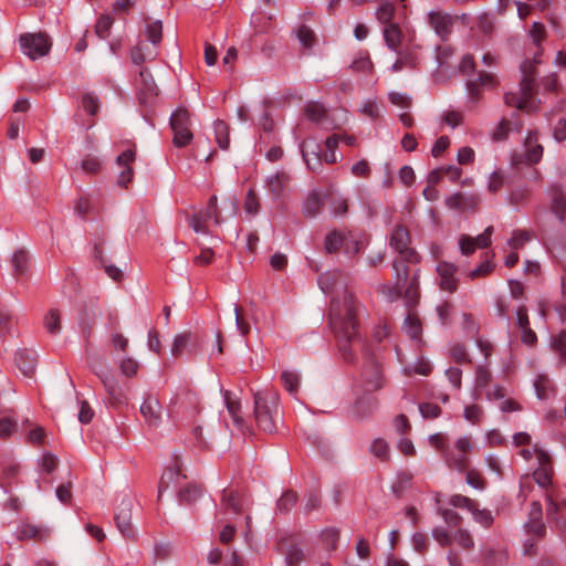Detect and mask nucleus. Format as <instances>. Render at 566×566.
<instances>
[{"mask_svg": "<svg viewBox=\"0 0 566 566\" xmlns=\"http://www.w3.org/2000/svg\"><path fill=\"white\" fill-rule=\"evenodd\" d=\"M385 43L392 52H398L402 41V31L397 23L385 25L382 30Z\"/></svg>", "mask_w": 566, "mask_h": 566, "instance_id": "nucleus-32", "label": "nucleus"}, {"mask_svg": "<svg viewBox=\"0 0 566 566\" xmlns=\"http://www.w3.org/2000/svg\"><path fill=\"white\" fill-rule=\"evenodd\" d=\"M398 59L394 62L391 65L392 72H400L401 70L409 67V69H416L418 65V56L415 51L412 50H406L400 51L398 49Z\"/></svg>", "mask_w": 566, "mask_h": 566, "instance_id": "nucleus-34", "label": "nucleus"}, {"mask_svg": "<svg viewBox=\"0 0 566 566\" xmlns=\"http://www.w3.org/2000/svg\"><path fill=\"white\" fill-rule=\"evenodd\" d=\"M539 55L541 53L537 52L533 61H525L521 64L522 78L518 91L509 92L504 95V102L507 106L526 112L535 111L536 107L532 98L535 91L536 64L541 63Z\"/></svg>", "mask_w": 566, "mask_h": 566, "instance_id": "nucleus-2", "label": "nucleus"}, {"mask_svg": "<svg viewBox=\"0 0 566 566\" xmlns=\"http://www.w3.org/2000/svg\"><path fill=\"white\" fill-rule=\"evenodd\" d=\"M301 151L308 169L316 171L322 166L321 146L313 140H304L301 145Z\"/></svg>", "mask_w": 566, "mask_h": 566, "instance_id": "nucleus-24", "label": "nucleus"}, {"mask_svg": "<svg viewBox=\"0 0 566 566\" xmlns=\"http://www.w3.org/2000/svg\"><path fill=\"white\" fill-rule=\"evenodd\" d=\"M363 305L349 292H345L339 298L333 300L329 308V325L338 340L342 357L347 363L356 358L354 344H360L359 315Z\"/></svg>", "mask_w": 566, "mask_h": 566, "instance_id": "nucleus-1", "label": "nucleus"}, {"mask_svg": "<svg viewBox=\"0 0 566 566\" xmlns=\"http://www.w3.org/2000/svg\"><path fill=\"white\" fill-rule=\"evenodd\" d=\"M546 516L566 539V496L560 488H549L544 493Z\"/></svg>", "mask_w": 566, "mask_h": 566, "instance_id": "nucleus-3", "label": "nucleus"}, {"mask_svg": "<svg viewBox=\"0 0 566 566\" xmlns=\"http://www.w3.org/2000/svg\"><path fill=\"white\" fill-rule=\"evenodd\" d=\"M134 507V500L132 497H124L115 512V523L118 531L128 538L135 536L134 526L132 524V514Z\"/></svg>", "mask_w": 566, "mask_h": 566, "instance_id": "nucleus-14", "label": "nucleus"}, {"mask_svg": "<svg viewBox=\"0 0 566 566\" xmlns=\"http://www.w3.org/2000/svg\"><path fill=\"white\" fill-rule=\"evenodd\" d=\"M281 379L285 389L290 394H296L300 385V376L295 371L284 370L281 375Z\"/></svg>", "mask_w": 566, "mask_h": 566, "instance_id": "nucleus-48", "label": "nucleus"}, {"mask_svg": "<svg viewBox=\"0 0 566 566\" xmlns=\"http://www.w3.org/2000/svg\"><path fill=\"white\" fill-rule=\"evenodd\" d=\"M113 25V19L109 15H102L95 25V32L98 38L106 39Z\"/></svg>", "mask_w": 566, "mask_h": 566, "instance_id": "nucleus-62", "label": "nucleus"}, {"mask_svg": "<svg viewBox=\"0 0 566 566\" xmlns=\"http://www.w3.org/2000/svg\"><path fill=\"white\" fill-rule=\"evenodd\" d=\"M326 109L319 103H308L305 106V115L313 122H319L325 116Z\"/></svg>", "mask_w": 566, "mask_h": 566, "instance_id": "nucleus-59", "label": "nucleus"}, {"mask_svg": "<svg viewBox=\"0 0 566 566\" xmlns=\"http://www.w3.org/2000/svg\"><path fill=\"white\" fill-rule=\"evenodd\" d=\"M322 208L323 202L321 195L316 190H313L303 202L302 213L305 218L311 219L316 217L322 211Z\"/></svg>", "mask_w": 566, "mask_h": 566, "instance_id": "nucleus-33", "label": "nucleus"}, {"mask_svg": "<svg viewBox=\"0 0 566 566\" xmlns=\"http://www.w3.org/2000/svg\"><path fill=\"white\" fill-rule=\"evenodd\" d=\"M98 377L107 394V400L112 406H119L126 402L125 394L116 378L107 375H98Z\"/></svg>", "mask_w": 566, "mask_h": 566, "instance_id": "nucleus-23", "label": "nucleus"}, {"mask_svg": "<svg viewBox=\"0 0 566 566\" xmlns=\"http://www.w3.org/2000/svg\"><path fill=\"white\" fill-rule=\"evenodd\" d=\"M407 261L403 260H395L392 262V269L395 272V284L394 285H382L381 293L385 294L389 301H396L401 297L402 290L405 289V284L410 280L409 277V268L406 264Z\"/></svg>", "mask_w": 566, "mask_h": 566, "instance_id": "nucleus-13", "label": "nucleus"}, {"mask_svg": "<svg viewBox=\"0 0 566 566\" xmlns=\"http://www.w3.org/2000/svg\"><path fill=\"white\" fill-rule=\"evenodd\" d=\"M157 57L156 51H143L142 44H137L130 50V60L136 65H142L147 60H155Z\"/></svg>", "mask_w": 566, "mask_h": 566, "instance_id": "nucleus-46", "label": "nucleus"}, {"mask_svg": "<svg viewBox=\"0 0 566 566\" xmlns=\"http://www.w3.org/2000/svg\"><path fill=\"white\" fill-rule=\"evenodd\" d=\"M534 387L539 399H547L554 392L552 380L544 375L536 378Z\"/></svg>", "mask_w": 566, "mask_h": 566, "instance_id": "nucleus-44", "label": "nucleus"}, {"mask_svg": "<svg viewBox=\"0 0 566 566\" xmlns=\"http://www.w3.org/2000/svg\"><path fill=\"white\" fill-rule=\"evenodd\" d=\"M483 408L479 405H470L464 408L463 417L469 422L476 424L483 418Z\"/></svg>", "mask_w": 566, "mask_h": 566, "instance_id": "nucleus-61", "label": "nucleus"}, {"mask_svg": "<svg viewBox=\"0 0 566 566\" xmlns=\"http://www.w3.org/2000/svg\"><path fill=\"white\" fill-rule=\"evenodd\" d=\"M535 458L537 461V469L533 472V478L535 482L544 489V493H546L549 488H558L552 481L554 475V470L551 461L549 454L544 451L538 444L534 446Z\"/></svg>", "mask_w": 566, "mask_h": 566, "instance_id": "nucleus-12", "label": "nucleus"}, {"mask_svg": "<svg viewBox=\"0 0 566 566\" xmlns=\"http://www.w3.org/2000/svg\"><path fill=\"white\" fill-rule=\"evenodd\" d=\"M492 380V374L486 366H478L475 368V390L485 388Z\"/></svg>", "mask_w": 566, "mask_h": 566, "instance_id": "nucleus-49", "label": "nucleus"}, {"mask_svg": "<svg viewBox=\"0 0 566 566\" xmlns=\"http://www.w3.org/2000/svg\"><path fill=\"white\" fill-rule=\"evenodd\" d=\"M350 232H343L339 230H332L325 237L324 249L327 253L337 252L343 245L346 244V252L357 253L359 250V243L357 240H353V247L349 245L348 235Z\"/></svg>", "mask_w": 566, "mask_h": 566, "instance_id": "nucleus-18", "label": "nucleus"}, {"mask_svg": "<svg viewBox=\"0 0 566 566\" xmlns=\"http://www.w3.org/2000/svg\"><path fill=\"white\" fill-rule=\"evenodd\" d=\"M532 239V234L527 230H515L512 233L511 239L507 241V244L514 249H521L524 247L526 242H528Z\"/></svg>", "mask_w": 566, "mask_h": 566, "instance_id": "nucleus-50", "label": "nucleus"}, {"mask_svg": "<svg viewBox=\"0 0 566 566\" xmlns=\"http://www.w3.org/2000/svg\"><path fill=\"white\" fill-rule=\"evenodd\" d=\"M213 129L216 135V142L219 145V147L223 150H227L230 145V137H229V126L226 122L221 119H217L213 123Z\"/></svg>", "mask_w": 566, "mask_h": 566, "instance_id": "nucleus-40", "label": "nucleus"}, {"mask_svg": "<svg viewBox=\"0 0 566 566\" xmlns=\"http://www.w3.org/2000/svg\"><path fill=\"white\" fill-rule=\"evenodd\" d=\"M201 494L199 486L190 484L179 491V501L185 504H190L196 501Z\"/></svg>", "mask_w": 566, "mask_h": 566, "instance_id": "nucleus-54", "label": "nucleus"}, {"mask_svg": "<svg viewBox=\"0 0 566 566\" xmlns=\"http://www.w3.org/2000/svg\"><path fill=\"white\" fill-rule=\"evenodd\" d=\"M145 36L154 46H158L163 39V23L160 20L147 21Z\"/></svg>", "mask_w": 566, "mask_h": 566, "instance_id": "nucleus-39", "label": "nucleus"}, {"mask_svg": "<svg viewBox=\"0 0 566 566\" xmlns=\"http://www.w3.org/2000/svg\"><path fill=\"white\" fill-rule=\"evenodd\" d=\"M296 36L301 44L306 49H311L315 42L314 32L312 31L311 28L304 24L298 27V29L296 30Z\"/></svg>", "mask_w": 566, "mask_h": 566, "instance_id": "nucleus-55", "label": "nucleus"}, {"mask_svg": "<svg viewBox=\"0 0 566 566\" xmlns=\"http://www.w3.org/2000/svg\"><path fill=\"white\" fill-rule=\"evenodd\" d=\"M410 244L409 230L403 224L395 226L389 235L390 248L399 254L401 260L417 263L419 262V255Z\"/></svg>", "mask_w": 566, "mask_h": 566, "instance_id": "nucleus-10", "label": "nucleus"}, {"mask_svg": "<svg viewBox=\"0 0 566 566\" xmlns=\"http://www.w3.org/2000/svg\"><path fill=\"white\" fill-rule=\"evenodd\" d=\"M480 202L478 193L454 192L444 199L447 208L460 212L476 211Z\"/></svg>", "mask_w": 566, "mask_h": 566, "instance_id": "nucleus-16", "label": "nucleus"}, {"mask_svg": "<svg viewBox=\"0 0 566 566\" xmlns=\"http://www.w3.org/2000/svg\"><path fill=\"white\" fill-rule=\"evenodd\" d=\"M374 64L367 52L360 54L357 59L353 61L350 64V69L354 72H364L370 73L373 71Z\"/></svg>", "mask_w": 566, "mask_h": 566, "instance_id": "nucleus-52", "label": "nucleus"}, {"mask_svg": "<svg viewBox=\"0 0 566 566\" xmlns=\"http://www.w3.org/2000/svg\"><path fill=\"white\" fill-rule=\"evenodd\" d=\"M551 197L552 210L563 221L566 214V191L560 186L554 185L551 188Z\"/></svg>", "mask_w": 566, "mask_h": 566, "instance_id": "nucleus-29", "label": "nucleus"}, {"mask_svg": "<svg viewBox=\"0 0 566 566\" xmlns=\"http://www.w3.org/2000/svg\"><path fill=\"white\" fill-rule=\"evenodd\" d=\"M43 326L51 335H56L62 329V314L57 308H51L43 317Z\"/></svg>", "mask_w": 566, "mask_h": 566, "instance_id": "nucleus-36", "label": "nucleus"}, {"mask_svg": "<svg viewBox=\"0 0 566 566\" xmlns=\"http://www.w3.org/2000/svg\"><path fill=\"white\" fill-rule=\"evenodd\" d=\"M492 233L493 227L489 226L481 234L475 238L462 234L459 239V248L461 253L464 255H471L478 248H488L491 244Z\"/></svg>", "mask_w": 566, "mask_h": 566, "instance_id": "nucleus-17", "label": "nucleus"}, {"mask_svg": "<svg viewBox=\"0 0 566 566\" xmlns=\"http://www.w3.org/2000/svg\"><path fill=\"white\" fill-rule=\"evenodd\" d=\"M202 213L206 220L212 219L216 224H221L223 222L218 208V198L216 195L210 197L207 208Z\"/></svg>", "mask_w": 566, "mask_h": 566, "instance_id": "nucleus-45", "label": "nucleus"}, {"mask_svg": "<svg viewBox=\"0 0 566 566\" xmlns=\"http://www.w3.org/2000/svg\"><path fill=\"white\" fill-rule=\"evenodd\" d=\"M19 43L23 54L33 61L48 55L52 48L49 35L42 32L23 33Z\"/></svg>", "mask_w": 566, "mask_h": 566, "instance_id": "nucleus-11", "label": "nucleus"}, {"mask_svg": "<svg viewBox=\"0 0 566 566\" xmlns=\"http://www.w3.org/2000/svg\"><path fill=\"white\" fill-rule=\"evenodd\" d=\"M260 207H261L260 200H259L255 191L253 189H249V191L245 196L244 205H243L244 210L249 214L255 216L259 213Z\"/></svg>", "mask_w": 566, "mask_h": 566, "instance_id": "nucleus-58", "label": "nucleus"}, {"mask_svg": "<svg viewBox=\"0 0 566 566\" xmlns=\"http://www.w3.org/2000/svg\"><path fill=\"white\" fill-rule=\"evenodd\" d=\"M438 513L448 526L461 527L462 516L458 512L447 507H439Z\"/></svg>", "mask_w": 566, "mask_h": 566, "instance_id": "nucleus-47", "label": "nucleus"}, {"mask_svg": "<svg viewBox=\"0 0 566 566\" xmlns=\"http://www.w3.org/2000/svg\"><path fill=\"white\" fill-rule=\"evenodd\" d=\"M449 504L453 507L464 509L471 512L475 510L476 502L465 495L453 494L449 499Z\"/></svg>", "mask_w": 566, "mask_h": 566, "instance_id": "nucleus-53", "label": "nucleus"}, {"mask_svg": "<svg viewBox=\"0 0 566 566\" xmlns=\"http://www.w3.org/2000/svg\"><path fill=\"white\" fill-rule=\"evenodd\" d=\"M552 346L559 354L560 359L566 361V331H562L552 338Z\"/></svg>", "mask_w": 566, "mask_h": 566, "instance_id": "nucleus-64", "label": "nucleus"}, {"mask_svg": "<svg viewBox=\"0 0 566 566\" xmlns=\"http://www.w3.org/2000/svg\"><path fill=\"white\" fill-rule=\"evenodd\" d=\"M430 27L434 30L436 34L446 41L452 33L455 18L447 12L431 11L428 14Z\"/></svg>", "mask_w": 566, "mask_h": 566, "instance_id": "nucleus-19", "label": "nucleus"}, {"mask_svg": "<svg viewBox=\"0 0 566 566\" xmlns=\"http://www.w3.org/2000/svg\"><path fill=\"white\" fill-rule=\"evenodd\" d=\"M297 502V494L293 491H286L277 501V509L281 512H290Z\"/></svg>", "mask_w": 566, "mask_h": 566, "instance_id": "nucleus-57", "label": "nucleus"}, {"mask_svg": "<svg viewBox=\"0 0 566 566\" xmlns=\"http://www.w3.org/2000/svg\"><path fill=\"white\" fill-rule=\"evenodd\" d=\"M13 273L15 276L24 275L29 270L30 258L25 250H18L11 259Z\"/></svg>", "mask_w": 566, "mask_h": 566, "instance_id": "nucleus-38", "label": "nucleus"}, {"mask_svg": "<svg viewBox=\"0 0 566 566\" xmlns=\"http://www.w3.org/2000/svg\"><path fill=\"white\" fill-rule=\"evenodd\" d=\"M369 452L382 462H387L390 459L389 444L381 438H377L371 442Z\"/></svg>", "mask_w": 566, "mask_h": 566, "instance_id": "nucleus-42", "label": "nucleus"}, {"mask_svg": "<svg viewBox=\"0 0 566 566\" xmlns=\"http://www.w3.org/2000/svg\"><path fill=\"white\" fill-rule=\"evenodd\" d=\"M15 365L24 376H32L36 367V358L34 353L29 350H20L15 354Z\"/></svg>", "mask_w": 566, "mask_h": 566, "instance_id": "nucleus-30", "label": "nucleus"}, {"mask_svg": "<svg viewBox=\"0 0 566 566\" xmlns=\"http://www.w3.org/2000/svg\"><path fill=\"white\" fill-rule=\"evenodd\" d=\"M18 539L27 541H45L50 536V530L43 525H35L30 523H23L18 528Z\"/></svg>", "mask_w": 566, "mask_h": 566, "instance_id": "nucleus-26", "label": "nucleus"}, {"mask_svg": "<svg viewBox=\"0 0 566 566\" xmlns=\"http://www.w3.org/2000/svg\"><path fill=\"white\" fill-rule=\"evenodd\" d=\"M254 412L256 424L265 432L275 430L274 411L277 409V398L258 392L254 395Z\"/></svg>", "mask_w": 566, "mask_h": 566, "instance_id": "nucleus-7", "label": "nucleus"}, {"mask_svg": "<svg viewBox=\"0 0 566 566\" xmlns=\"http://www.w3.org/2000/svg\"><path fill=\"white\" fill-rule=\"evenodd\" d=\"M139 364L133 357H124L119 363V370L127 377H134L137 375Z\"/></svg>", "mask_w": 566, "mask_h": 566, "instance_id": "nucleus-60", "label": "nucleus"}, {"mask_svg": "<svg viewBox=\"0 0 566 566\" xmlns=\"http://www.w3.org/2000/svg\"><path fill=\"white\" fill-rule=\"evenodd\" d=\"M140 413L149 426L157 427L161 421V405L154 396H147L140 406Z\"/></svg>", "mask_w": 566, "mask_h": 566, "instance_id": "nucleus-25", "label": "nucleus"}, {"mask_svg": "<svg viewBox=\"0 0 566 566\" xmlns=\"http://www.w3.org/2000/svg\"><path fill=\"white\" fill-rule=\"evenodd\" d=\"M525 530L530 538L524 543V553L527 555L533 554L535 543L546 535V525L543 522V507L538 501L531 503L528 520L525 524Z\"/></svg>", "mask_w": 566, "mask_h": 566, "instance_id": "nucleus-5", "label": "nucleus"}, {"mask_svg": "<svg viewBox=\"0 0 566 566\" xmlns=\"http://www.w3.org/2000/svg\"><path fill=\"white\" fill-rule=\"evenodd\" d=\"M74 210L78 217L85 219L88 213L93 212L94 206L88 197L82 196L75 201Z\"/></svg>", "mask_w": 566, "mask_h": 566, "instance_id": "nucleus-56", "label": "nucleus"}, {"mask_svg": "<svg viewBox=\"0 0 566 566\" xmlns=\"http://www.w3.org/2000/svg\"><path fill=\"white\" fill-rule=\"evenodd\" d=\"M458 268L450 262L440 261L437 264L438 284L446 292L453 293L458 289V279L455 276Z\"/></svg>", "mask_w": 566, "mask_h": 566, "instance_id": "nucleus-20", "label": "nucleus"}, {"mask_svg": "<svg viewBox=\"0 0 566 566\" xmlns=\"http://www.w3.org/2000/svg\"><path fill=\"white\" fill-rule=\"evenodd\" d=\"M190 112L185 107L177 108L170 116V127L174 133L172 144L182 148L188 146L193 139L191 132Z\"/></svg>", "mask_w": 566, "mask_h": 566, "instance_id": "nucleus-9", "label": "nucleus"}, {"mask_svg": "<svg viewBox=\"0 0 566 566\" xmlns=\"http://www.w3.org/2000/svg\"><path fill=\"white\" fill-rule=\"evenodd\" d=\"M196 340V337L190 332H184L181 334L176 335L172 346H171V354L175 357L180 356L185 348L193 343Z\"/></svg>", "mask_w": 566, "mask_h": 566, "instance_id": "nucleus-41", "label": "nucleus"}, {"mask_svg": "<svg viewBox=\"0 0 566 566\" xmlns=\"http://www.w3.org/2000/svg\"><path fill=\"white\" fill-rule=\"evenodd\" d=\"M538 136L537 133L531 132L524 143V153L516 154L513 157L514 164H537L543 157V146L537 143Z\"/></svg>", "mask_w": 566, "mask_h": 566, "instance_id": "nucleus-15", "label": "nucleus"}, {"mask_svg": "<svg viewBox=\"0 0 566 566\" xmlns=\"http://www.w3.org/2000/svg\"><path fill=\"white\" fill-rule=\"evenodd\" d=\"M180 469L178 467L176 468H169L167 471L164 472L161 475V479L159 481L158 485V493L159 496L169 488L170 483L175 480H177L180 475Z\"/></svg>", "mask_w": 566, "mask_h": 566, "instance_id": "nucleus-51", "label": "nucleus"}, {"mask_svg": "<svg viewBox=\"0 0 566 566\" xmlns=\"http://www.w3.org/2000/svg\"><path fill=\"white\" fill-rule=\"evenodd\" d=\"M224 401L228 409L229 415L233 419L234 424L238 428H242L243 418L241 417V403L238 399L233 397L230 391L224 392Z\"/></svg>", "mask_w": 566, "mask_h": 566, "instance_id": "nucleus-37", "label": "nucleus"}, {"mask_svg": "<svg viewBox=\"0 0 566 566\" xmlns=\"http://www.w3.org/2000/svg\"><path fill=\"white\" fill-rule=\"evenodd\" d=\"M136 87L138 90L139 99L142 103H149L155 96L158 95V87L149 69L144 67L136 78Z\"/></svg>", "mask_w": 566, "mask_h": 566, "instance_id": "nucleus-21", "label": "nucleus"}, {"mask_svg": "<svg viewBox=\"0 0 566 566\" xmlns=\"http://www.w3.org/2000/svg\"><path fill=\"white\" fill-rule=\"evenodd\" d=\"M553 134L557 142H566V113L558 116L556 123L553 125Z\"/></svg>", "mask_w": 566, "mask_h": 566, "instance_id": "nucleus-63", "label": "nucleus"}, {"mask_svg": "<svg viewBox=\"0 0 566 566\" xmlns=\"http://www.w3.org/2000/svg\"><path fill=\"white\" fill-rule=\"evenodd\" d=\"M472 450V438L470 436H462L454 441L452 447L446 449L442 459L449 469L462 473L470 467L469 454Z\"/></svg>", "mask_w": 566, "mask_h": 566, "instance_id": "nucleus-4", "label": "nucleus"}, {"mask_svg": "<svg viewBox=\"0 0 566 566\" xmlns=\"http://www.w3.org/2000/svg\"><path fill=\"white\" fill-rule=\"evenodd\" d=\"M401 296L406 300V305L409 308H413L419 301V274L415 273L409 281L405 284Z\"/></svg>", "mask_w": 566, "mask_h": 566, "instance_id": "nucleus-31", "label": "nucleus"}, {"mask_svg": "<svg viewBox=\"0 0 566 566\" xmlns=\"http://www.w3.org/2000/svg\"><path fill=\"white\" fill-rule=\"evenodd\" d=\"M361 386L364 391L370 394L385 387L386 378L380 360L374 355L365 352V363L361 370Z\"/></svg>", "mask_w": 566, "mask_h": 566, "instance_id": "nucleus-6", "label": "nucleus"}, {"mask_svg": "<svg viewBox=\"0 0 566 566\" xmlns=\"http://www.w3.org/2000/svg\"><path fill=\"white\" fill-rule=\"evenodd\" d=\"M243 497L234 490L224 489L222 491L221 507L227 511H232L235 514H240L243 511Z\"/></svg>", "mask_w": 566, "mask_h": 566, "instance_id": "nucleus-28", "label": "nucleus"}, {"mask_svg": "<svg viewBox=\"0 0 566 566\" xmlns=\"http://www.w3.org/2000/svg\"><path fill=\"white\" fill-rule=\"evenodd\" d=\"M496 85L495 75L489 72H480L476 78L467 83L469 95L474 101L480 98L482 88H494Z\"/></svg>", "mask_w": 566, "mask_h": 566, "instance_id": "nucleus-22", "label": "nucleus"}, {"mask_svg": "<svg viewBox=\"0 0 566 566\" xmlns=\"http://www.w3.org/2000/svg\"><path fill=\"white\" fill-rule=\"evenodd\" d=\"M406 334L413 340L420 342L422 334V324L415 312H409L403 321Z\"/></svg>", "mask_w": 566, "mask_h": 566, "instance_id": "nucleus-35", "label": "nucleus"}, {"mask_svg": "<svg viewBox=\"0 0 566 566\" xmlns=\"http://www.w3.org/2000/svg\"><path fill=\"white\" fill-rule=\"evenodd\" d=\"M290 176L285 171H276L266 178V186L271 195L277 199L290 182Z\"/></svg>", "mask_w": 566, "mask_h": 566, "instance_id": "nucleus-27", "label": "nucleus"}, {"mask_svg": "<svg viewBox=\"0 0 566 566\" xmlns=\"http://www.w3.org/2000/svg\"><path fill=\"white\" fill-rule=\"evenodd\" d=\"M395 6L390 2H382L375 12L376 19L379 23L384 25L392 24V19L395 15Z\"/></svg>", "mask_w": 566, "mask_h": 566, "instance_id": "nucleus-43", "label": "nucleus"}, {"mask_svg": "<svg viewBox=\"0 0 566 566\" xmlns=\"http://www.w3.org/2000/svg\"><path fill=\"white\" fill-rule=\"evenodd\" d=\"M434 541L441 547H449L455 544L462 551H471L474 548V539L469 530L458 527L454 532H449L447 528L437 526L431 531Z\"/></svg>", "mask_w": 566, "mask_h": 566, "instance_id": "nucleus-8", "label": "nucleus"}]
</instances>
